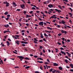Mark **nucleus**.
<instances>
[{
	"instance_id": "nucleus-1",
	"label": "nucleus",
	"mask_w": 73,
	"mask_h": 73,
	"mask_svg": "<svg viewBox=\"0 0 73 73\" xmlns=\"http://www.w3.org/2000/svg\"><path fill=\"white\" fill-rule=\"evenodd\" d=\"M4 4H6V5H5L6 7H8L9 5V3L8 2H7V1H6V2H3Z\"/></svg>"
},
{
	"instance_id": "nucleus-2",
	"label": "nucleus",
	"mask_w": 73,
	"mask_h": 73,
	"mask_svg": "<svg viewBox=\"0 0 73 73\" xmlns=\"http://www.w3.org/2000/svg\"><path fill=\"white\" fill-rule=\"evenodd\" d=\"M19 59H23L24 58V57H23L22 56H17Z\"/></svg>"
},
{
	"instance_id": "nucleus-3",
	"label": "nucleus",
	"mask_w": 73,
	"mask_h": 73,
	"mask_svg": "<svg viewBox=\"0 0 73 73\" xmlns=\"http://www.w3.org/2000/svg\"><path fill=\"white\" fill-rule=\"evenodd\" d=\"M20 6H21V8L23 9H25V8H24L25 7V5L23 4L22 5H20Z\"/></svg>"
},
{
	"instance_id": "nucleus-4",
	"label": "nucleus",
	"mask_w": 73,
	"mask_h": 73,
	"mask_svg": "<svg viewBox=\"0 0 73 73\" xmlns=\"http://www.w3.org/2000/svg\"><path fill=\"white\" fill-rule=\"evenodd\" d=\"M48 8H52V7H53V5L52 4H49L48 5Z\"/></svg>"
},
{
	"instance_id": "nucleus-5",
	"label": "nucleus",
	"mask_w": 73,
	"mask_h": 73,
	"mask_svg": "<svg viewBox=\"0 0 73 73\" xmlns=\"http://www.w3.org/2000/svg\"><path fill=\"white\" fill-rule=\"evenodd\" d=\"M62 33H64V34H66L67 33V32H66V31H64L63 30H61V32Z\"/></svg>"
},
{
	"instance_id": "nucleus-6",
	"label": "nucleus",
	"mask_w": 73,
	"mask_h": 73,
	"mask_svg": "<svg viewBox=\"0 0 73 73\" xmlns=\"http://www.w3.org/2000/svg\"><path fill=\"white\" fill-rule=\"evenodd\" d=\"M39 25L41 26H43V22H40L39 23H38Z\"/></svg>"
},
{
	"instance_id": "nucleus-7",
	"label": "nucleus",
	"mask_w": 73,
	"mask_h": 73,
	"mask_svg": "<svg viewBox=\"0 0 73 73\" xmlns=\"http://www.w3.org/2000/svg\"><path fill=\"white\" fill-rule=\"evenodd\" d=\"M54 11H57V12H58V13H60V12H61V10H60L57 9H55Z\"/></svg>"
},
{
	"instance_id": "nucleus-8",
	"label": "nucleus",
	"mask_w": 73,
	"mask_h": 73,
	"mask_svg": "<svg viewBox=\"0 0 73 73\" xmlns=\"http://www.w3.org/2000/svg\"><path fill=\"white\" fill-rule=\"evenodd\" d=\"M20 42H21V44H28V42L23 41H21Z\"/></svg>"
},
{
	"instance_id": "nucleus-9",
	"label": "nucleus",
	"mask_w": 73,
	"mask_h": 73,
	"mask_svg": "<svg viewBox=\"0 0 73 73\" xmlns=\"http://www.w3.org/2000/svg\"><path fill=\"white\" fill-rule=\"evenodd\" d=\"M13 4L15 6V7H16V6H17V5L16 4V3L14 2H13Z\"/></svg>"
},
{
	"instance_id": "nucleus-10",
	"label": "nucleus",
	"mask_w": 73,
	"mask_h": 73,
	"mask_svg": "<svg viewBox=\"0 0 73 73\" xmlns=\"http://www.w3.org/2000/svg\"><path fill=\"white\" fill-rule=\"evenodd\" d=\"M10 33L11 32L9 31H4L3 33Z\"/></svg>"
},
{
	"instance_id": "nucleus-11",
	"label": "nucleus",
	"mask_w": 73,
	"mask_h": 73,
	"mask_svg": "<svg viewBox=\"0 0 73 73\" xmlns=\"http://www.w3.org/2000/svg\"><path fill=\"white\" fill-rule=\"evenodd\" d=\"M46 29H48V30H52V28H51L50 27H46Z\"/></svg>"
},
{
	"instance_id": "nucleus-12",
	"label": "nucleus",
	"mask_w": 73,
	"mask_h": 73,
	"mask_svg": "<svg viewBox=\"0 0 73 73\" xmlns=\"http://www.w3.org/2000/svg\"><path fill=\"white\" fill-rule=\"evenodd\" d=\"M66 27H68V28H71V27H70L69 26H64V28L66 29H67V28H66Z\"/></svg>"
},
{
	"instance_id": "nucleus-13",
	"label": "nucleus",
	"mask_w": 73,
	"mask_h": 73,
	"mask_svg": "<svg viewBox=\"0 0 73 73\" xmlns=\"http://www.w3.org/2000/svg\"><path fill=\"white\" fill-rule=\"evenodd\" d=\"M60 51L61 52H60V53H61L62 54H63L64 55H66V53H65V52H64L63 51H62L61 50Z\"/></svg>"
},
{
	"instance_id": "nucleus-14",
	"label": "nucleus",
	"mask_w": 73,
	"mask_h": 73,
	"mask_svg": "<svg viewBox=\"0 0 73 73\" xmlns=\"http://www.w3.org/2000/svg\"><path fill=\"white\" fill-rule=\"evenodd\" d=\"M58 64H57L56 63H53V66H58Z\"/></svg>"
},
{
	"instance_id": "nucleus-15",
	"label": "nucleus",
	"mask_w": 73,
	"mask_h": 73,
	"mask_svg": "<svg viewBox=\"0 0 73 73\" xmlns=\"http://www.w3.org/2000/svg\"><path fill=\"white\" fill-rule=\"evenodd\" d=\"M37 63H39L40 64H42V63H43V62H42V61H39V60H37Z\"/></svg>"
},
{
	"instance_id": "nucleus-16",
	"label": "nucleus",
	"mask_w": 73,
	"mask_h": 73,
	"mask_svg": "<svg viewBox=\"0 0 73 73\" xmlns=\"http://www.w3.org/2000/svg\"><path fill=\"white\" fill-rule=\"evenodd\" d=\"M20 42L18 40H16V41L15 42V43H17V44L19 45V42Z\"/></svg>"
},
{
	"instance_id": "nucleus-17",
	"label": "nucleus",
	"mask_w": 73,
	"mask_h": 73,
	"mask_svg": "<svg viewBox=\"0 0 73 73\" xmlns=\"http://www.w3.org/2000/svg\"><path fill=\"white\" fill-rule=\"evenodd\" d=\"M4 27H9V25L8 24H7L6 25H4Z\"/></svg>"
},
{
	"instance_id": "nucleus-18",
	"label": "nucleus",
	"mask_w": 73,
	"mask_h": 73,
	"mask_svg": "<svg viewBox=\"0 0 73 73\" xmlns=\"http://www.w3.org/2000/svg\"><path fill=\"white\" fill-rule=\"evenodd\" d=\"M6 42L7 44V46H9L10 45V43H9V42H8V41H7Z\"/></svg>"
},
{
	"instance_id": "nucleus-19",
	"label": "nucleus",
	"mask_w": 73,
	"mask_h": 73,
	"mask_svg": "<svg viewBox=\"0 0 73 73\" xmlns=\"http://www.w3.org/2000/svg\"><path fill=\"white\" fill-rule=\"evenodd\" d=\"M70 66L71 67V68H73V64L70 63Z\"/></svg>"
},
{
	"instance_id": "nucleus-20",
	"label": "nucleus",
	"mask_w": 73,
	"mask_h": 73,
	"mask_svg": "<svg viewBox=\"0 0 73 73\" xmlns=\"http://www.w3.org/2000/svg\"><path fill=\"white\" fill-rule=\"evenodd\" d=\"M59 69L60 70H62V67L61 66H59L58 67Z\"/></svg>"
},
{
	"instance_id": "nucleus-21",
	"label": "nucleus",
	"mask_w": 73,
	"mask_h": 73,
	"mask_svg": "<svg viewBox=\"0 0 73 73\" xmlns=\"http://www.w3.org/2000/svg\"><path fill=\"white\" fill-rule=\"evenodd\" d=\"M41 36H40V37L41 38H44L43 36V35L42 34V33H40Z\"/></svg>"
},
{
	"instance_id": "nucleus-22",
	"label": "nucleus",
	"mask_w": 73,
	"mask_h": 73,
	"mask_svg": "<svg viewBox=\"0 0 73 73\" xmlns=\"http://www.w3.org/2000/svg\"><path fill=\"white\" fill-rule=\"evenodd\" d=\"M61 23H62V24H64L65 23V21H61Z\"/></svg>"
},
{
	"instance_id": "nucleus-23",
	"label": "nucleus",
	"mask_w": 73,
	"mask_h": 73,
	"mask_svg": "<svg viewBox=\"0 0 73 73\" xmlns=\"http://www.w3.org/2000/svg\"><path fill=\"white\" fill-rule=\"evenodd\" d=\"M64 62H66V63H68V60L66 59H64Z\"/></svg>"
},
{
	"instance_id": "nucleus-24",
	"label": "nucleus",
	"mask_w": 73,
	"mask_h": 73,
	"mask_svg": "<svg viewBox=\"0 0 73 73\" xmlns=\"http://www.w3.org/2000/svg\"><path fill=\"white\" fill-rule=\"evenodd\" d=\"M24 59L25 60H30V59L29 58H27V57L25 58H24Z\"/></svg>"
},
{
	"instance_id": "nucleus-25",
	"label": "nucleus",
	"mask_w": 73,
	"mask_h": 73,
	"mask_svg": "<svg viewBox=\"0 0 73 73\" xmlns=\"http://www.w3.org/2000/svg\"><path fill=\"white\" fill-rule=\"evenodd\" d=\"M30 67V66H27L26 67H25V68L26 69H29Z\"/></svg>"
},
{
	"instance_id": "nucleus-26",
	"label": "nucleus",
	"mask_w": 73,
	"mask_h": 73,
	"mask_svg": "<svg viewBox=\"0 0 73 73\" xmlns=\"http://www.w3.org/2000/svg\"><path fill=\"white\" fill-rule=\"evenodd\" d=\"M8 14V12L6 11V12L4 13V15H7V14Z\"/></svg>"
},
{
	"instance_id": "nucleus-27",
	"label": "nucleus",
	"mask_w": 73,
	"mask_h": 73,
	"mask_svg": "<svg viewBox=\"0 0 73 73\" xmlns=\"http://www.w3.org/2000/svg\"><path fill=\"white\" fill-rule=\"evenodd\" d=\"M68 14H69V15L71 16H72V13H70V12H68Z\"/></svg>"
},
{
	"instance_id": "nucleus-28",
	"label": "nucleus",
	"mask_w": 73,
	"mask_h": 73,
	"mask_svg": "<svg viewBox=\"0 0 73 73\" xmlns=\"http://www.w3.org/2000/svg\"><path fill=\"white\" fill-rule=\"evenodd\" d=\"M43 40L41 39L39 40L38 41V42H43Z\"/></svg>"
},
{
	"instance_id": "nucleus-29",
	"label": "nucleus",
	"mask_w": 73,
	"mask_h": 73,
	"mask_svg": "<svg viewBox=\"0 0 73 73\" xmlns=\"http://www.w3.org/2000/svg\"><path fill=\"white\" fill-rule=\"evenodd\" d=\"M29 17H29V15L28 14H26V18H29Z\"/></svg>"
},
{
	"instance_id": "nucleus-30",
	"label": "nucleus",
	"mask_w": 73,
	"mask_h": 73,
	"mask_svg": "<svg viewBox=\"0 0 73 73\" xmlns=\"http://www.w3.org/2000/svg\"><path fill=\"white\" fill-rule=\"evenodd\" d=\"M4 18L7 21H8V20H9V17H7V18H5V17H4Z\"/></svg>"
},
{
	"instance_id": "nucleus-31",
	"label": "nucleus",
	"mask_w": 73,
	"mask_h": 73,
	"mask_svg": "<svg viewBox=\"0 0 73 73\" xmlns=\"http://www.w3.org/2000/svg\"><path fill=\"white\" fill-rule=\"evenodd\" d=\"M7 18H10V15L9 14L7 15Z\"/></svg>"
},
{
	"instance_id": "nucleus-32",
	"label": "nucleus",
	"mask_w": 73,
	"mask_h": 73,
	"mask_svg": "<svg viewBox=\"0 0 73 73\" xmlns=\"http://www.w3.org/2000/svg\"><path fill=\"white\" fill-rule=\"evenodd\" d=\"M1 46H2L4 47L5 46L4 45V44H2V42H1Z\"/></svg>"
},
{
	"instance_id": "nucleus-33",
	"label": "nucleus",
	"mask_w": 73,
	"mask_h": 73,
	"mask_svg": "<svg viewBox=\"0 0 73 73\" xmlns=\"http://www.w3.org/2000/svg\"><path fill=\"white\" fill-rule=\"evenodd\" d=\"M33 57H35V58H36L37 57H38V56H37L36 55H34L33 56Z\"/></svg>"
},
{
	"instance_id": "nucleus-34",
	"label": "nucleus",
	"mask_w": 73,
	"mask_h": 73,
	"mask_svg": "<svg viewBox=\"0 0 73 73\" xmlns=\"http://www.w3.org/2000/svg\"><path fill=\"white\" fill-rule=\"evenodd\" d=\"M34 40H35V41L36 42H38V40L36 39V38H34Z\"/></svg>"
},
{
	"instance_id": "nucleus-35",
	"label": "nucleus",
	"mask_w": 73,
	"mask_h": 73,
	"mask_svg": "<svg viewBox=\"0 0 73 73\" xmlns=\"http://www.w3.org/2000/svg\"><path fill=\"white\" fill-rule=\"evenodd\" d=\"M20 11V9H17V10L16 11Z\"/></svg>"
},
{
	"instance_id": "nucleus-36",
	"label": "nucleus",
	"mask_w": 73,
	"mask_h": 73,
	"mask_svg": "<svg viewBox=\"0 0 73 73\" xmlns=\"http://www.w3.org/2000/svg\"><path fill=\"white\" fill-rule=\"evenodd\" d=\"M56 70H54L53 71H52V73H55V72H56Z\"/></svg>"
},
{
	"instance_id": "nucleus-37",
	"label": "nucleus",
	"mask_w": 73,
	"mask_h": 73,
	"mask_svg": "<svg viewBox=\"0 0 73 73\" xmlns=\"http://www.w3.org/2000/svg\"><path fill=\"white\" fill-rule=\"evenodd\" d=\"M62 40H63V41H65V39H65V38H64V37H62Z\"/></svg>"
},
{
	"instance_id": "nucleus-38",
	"label": "nucleus",
	"mask_w": 73,
	"mask_h": 73,
	"mask_svg": "<svg viewBox=\"0 0 73 73\" xmlns=\"http://www.w3.org/2000/svg\"><path fill=\"white\" fill-rule=\"evenodd\" d=\"M57 44H58V45H60L62 44L61 43L59 42H57Z\"/></svg>"
},
{
	"instance_id": "nucleus-39",
	"label": "nucleus",
	"mask_w": 73,
	"mask_h": 73,
	"mask_svg": "<svg viewBox=\"0 0 73 73\" xmlns=\"http://www.w3.org/2000/svg\"><path fill=\"white\" fill-rule=\"evenodd\" d=\"M52 70H53V68H51L50 70V72H52Z\"/></svg>"
},
{
	"instance_id": "nucleus-40",
	"label": "nucleus",
	"mask_w": 73,
	"mask_h": 73,
	"mask_svg": "<svg viewBox=\"0 0 73 73\" xmlns=\"http://www.w3.org/2000/svg\"><path fill=\"white\" fill-rule=\"evenodd\" d=\"M33 42H34V43L35 44H38L37 42H36L35 40H33Z\"/></svg>"
},
{
	"instance_id": "nucleus-41",
	"label": "nucleus",
	"mask_w": 73,
	"mask_h": 73,
	"mask_svg": "<svg viewBox=\"0 0 73 73\" xmlns=\"http://www.w3.org/2000/svg\"><path fill=\"white\" fill-rule=\"evenodd\" d=\"M64 1H66V2H68V1L67 0H62Z\"/></svg>"
},
{
	"instance_id": "nucleus-42",
	"label": "nucleus",
	"mask_w": 73,
	"mask_h": 73,
	"mask_svg": "<svg viewBox=\"0 0 73 73\" xmlns=\"http://www.w3.org/2000/svg\"><path fill=\"white\" fill-rule=\"evenodd\" d=\"M46 61H47V62H48V63L50 62V60H48V59H46Z\"/></svg>"
},
{
	"instance_id": "nucleus-43",
	"label": "nucleus",
	"mask_w": 73,
	"mask_h": 73,
	"mask_svg": "<svg viewBox=\"0 0 73 73\" xmlns=\"http://www.w3.org/2000/svg\"><path fill=\"white\" fill-rule=\"evenodd\" d=\"M56 21V20L54 19L53 20V21H52V22L53 23H55V21Z\"/></svg>"
},
{
	"instance_id": "nucleus-44",
	"label": "nucleus",
	"mask_w": 73,
	"mask_h": 73,
	"mask_svg": "<svg viewBox=\"0 0 73 73\" xmlns=\"http://www.w3.org/2000/svg\"><path fill=\"white\" fill-rule=\"evenodd\" d=\"M69 9L71 11V12H72V8H69Z\"/></svg>"
},
{
	"instance_id": "nucleus-45",
	"label": "nucleus",
	"mask_w": 73,
	"mask_h": 73,
	"mask_svg": "<svg viewBox=\"0 0 73 73\" xmlns=\"http://www.w3.org/2000/svg\"><path fill=\"white\" fill-rule=\"evenodd\" d=\"M8 36V35H5V36H4V38H5L6 39H7V38L6 37H7V36Z\"/></svg>"
},
{
	"instance_id": "nucleus-46",
	"label": "nucleus",
	"mask_w": 73,
	"mask_h": 73,
	"mask_svg": "<svg viewBox=\"0 0 73 73\" xmlns=\"http://www.w3.org/2000/svg\"><path fill=\"white\" fill-rule=\"evenodd\" d=\"M48 64V62H44V64Z\"/></svg>"
},
{
	"instance_id": "nucleus-47",
	"label": "nucleus",
	"mask_w": 73,
	"mask_h": 73,
	"mask_svg": "<svg viewBox=\"0 0 73 73\" xmlns=\"http://www.w3.org/2000/svg\"><path fill=\"white\" fill-rule=\"evenodd\" d=\"M60 50H64V49L62 47H61L60 48Z\"/></svg>"
},
{
	"instance_id": "nucleus-48",
	"label": "nucleus",
	"mask_w": 73,
	"mask_h": 73,
	"mask_svg": "<svg viewBox=\"0 0 73 73\" xmlns=\"http://www.w3.org/2000/svg\"><path fill=\"white\" fill-rule=\"evenodd\" d=\"M25 62L26 64H27V63H28V62L27 60H25Z\"/></svg>"
},
{
	"instance_id": "nucleus-49",
	"label": "nucleus",
	"mask_w": 73,
	"mask_h": 73,
	"mask_svg": "<svg viewBox=\"0 0 73 73\" xmlns=\"http://www.w3.org/2000/svg\"><path fill=\"white\" fill-rule=\"evenodd\" d=\"M43 40L45 42H47V40H46L45 38H44L43 39Z\"/></svg>"
},
{
	"instance_id": "nucleus-50",
	"label": "nucleus",
	"mask_w": 73,
	"mask_h": 73,
	"mask_svg": "<svg viewBox=\"0 0 73 73\" xmlns=\"http://www.w3.org/2000/svg\"><path fill=\"white\" fill-rule=\"evenodd\" d=\"M72 21H71V20H70V21H69L68 22L70 23V24H72Z\"/></svg>"
},
{
	"instance_id": "nucleus-51",
	"label": "nucleus",
	"mask_w": 73,
	"mask_h": 73,
	"mask_svg": "<svg viewBox=\"0 0 73 73\" xmlns=\"http://www.w3.org/2000/svg\"><path fill=\"white\" fill-rule=\"evenodd\" d=\"M8 40L10 42H11V39L10 38H8Z\"/></svg>"
},
{
	"instance_id": "nucleus-52",
	"label": "nucleus",
	"mask_w": 73,
	"mask_h": 73,
	"mask_svg": "<svg viewBox=\"0 0 73 73\" xmlns=\"http://www.w3.org/2000/svg\"><path fill=\"white\" fill-rule=\"evenodd\" d=\"M61 35H62V34H61L59 33V34H58V36H60Z\"/></svg>"
},
{
	"instance_id": "nucleus-53",
	"label": "nucleus",
	"mask_w": 73,
	"mask_h": 73,
	"mask_svg": "<svg viewBox=\"0 0 73 73\" xmlns=\"http://www.w3.org/2000/svg\"><path fill=\"white\" fill-rule=\"evenodd\" d=\"M15 36H16L17 37H19V35H15Z\"/></svg>"
},
{
	"instance_id": "nucleus-54",
	"label": "nucleus",
	"mask_w": 73,
	"mask_h": 73,
	"mask_svg": "<svg viewBox=\"0 0 73 73\" xmlns=\"http://www.w3.org/2000/svg\"><path fill=\"white\" fill-rule=\"evenodd\" d=\"M9 24L11 25H12V23H9Z\"/></svg>"
},
{
	"instance_id": "nucleus-55",
	"label": "nucleus",
	"mask_w": 73,
	"mask_h": 73,
	"mask_svg": "<svg viewBox=\"0 0 73 73\" xmlns=\"http://www.w3.org/2000/svg\"><path fill=\"white\" fill-rule=\"evenodd\" d=\"M13 52L14 53H15L16 54H17V53L15 51H13Z\"/></svg>"
},
{
	"instance_id": "nucleus-56",
	"label": "nucleus",
	"mask_w": 73,
	"mask_h": 73,
	"mask_svg": "<svg viewBox=\"0 0 73 73\" xmlns=\"http://www.w3.org/2000/svg\"><path fill=\"white\" fill-rule=\"evenodd\" d=\"M33 11H31L29 13L30 14H32V13H33Z\"/></svg>"
},
{
	"instance_id": "nucleus-57",
	"label": "nucleus",
	"mask_w": 73,
	"mask_h": 73,
	"mask_svg": "<svg viewBox=\"0 0 73 73\" xmlns=\"http://www.w3.org/2000/svg\"><path fill=\"white\" fill-rule=\"evenodd\" d=\"M42 48H43V47L42 46H40V48L42 49Z\"/></svg>"
},
{
	"instance_id": "nucleus-58",
	"label": "nucleus",
	"mask_w": 73,
	"mask_h": 73,
	"mask_svg": "<svg viewBox=\"0 0 73 73\" xmlns=\"http://www.w3.org/2000/svg\"><path fill=\"white\" fill-rule=\"evenodd\" d=\"M50 31H47V30H45V32H46V33H48V32H49Z\"/></svg>"
},
{
	"instance_id": "nucleus-59",
	"label": "nucleus",
	"mask_w": 73,
	"mask_h": 73,
	"mask_svg": "<svg viewBox=\"0 0 73 73\" xmlns=\"http://www.w3.org/2000/svg\"><path fill=\"white\" fill-rule=\"evenodd\" d=\"M54 17L53 16L50 17V18H51V19H53Z\"/></svg>"
},
{
	"instance_id": "nucleus-60",
	"label": "nucleus",
	"mask_w": 73,
	"mask_h": 73,
	"mask_svg": "<svg viewBox=\"0 0 73 73\" xmlns=\"http://www.w3.org/2000/svg\"><path fill=\"white\" fill-rule=\"evenodd\" d=\"M25 32V31L24 30H22L21 31V32L22 33H23V32Z\"/></svg>"
},
{
	"instance_id": "nucleus-61",
	"label": "nucleus",
	"mask_w": 73,
	"mask_h": 73,
	"mask_svg": "<svg viewBox=\"0 0 73 73\" xmlns=\"http://www.w3.org/2000/svg\"><path fill=\"white\" fill-rule=\"evenodd\" d=\"M67 42H70V40L69 39H68L67 40Z\"/></svg>"
},
{
	"instance_id": "nucleus-62",
	"label": "nucleus",
	"mask_w": 73,
	"mask_h": 73,
	"mask_svg": "<svg viewBox=\"0 0 73 73\" xmlns=\"http://www.w3.org/2000/svg\"><path fill=\"white\" fill-rule=\"evenodd\" d=\"M35 73H39V72L38 71H36L35 72Z\"/></svg>"
},
{
	"instance_id": "nucleus-63",
	"label": "nucleus",
	"mask_w": 73,
	"mask_h": 73,
	"mask_svg": "<svg viewBox=\"0 0 73 73\" xmlns=\"http://www.w3.org/2000/svg\"><path fill=\"white\" fill-rule=\"evenodd\" d=\"M70 71L71 72H73V69H70Z\"/></svg>"
},
{
	"instance_id": "nucleus-64",
	"label": "nucleus",
	"mask_w": 73,
	"mask_h": 73,
	"mask_svg": "<svg viewBox=\"0 0 73 73\" xmlns=\"http://www.w3.org/2000/svg\"><path fill=\"white\" fill-rule=\"evenodd\" d=\"M15 68H19V67L18 66H15Z\"/></svg>"
}]
</instances>
